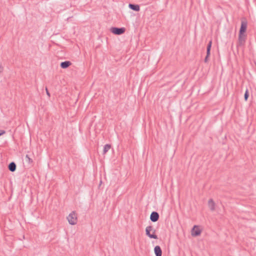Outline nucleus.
Segmentation results:
<instances>
[{
    "label": "nucleus",
    "instance_id": "obj_1",
    "mask_svg": "<svg viewBox=\"0 0 256 256\" xmlns=\"http://www.w3.org/2000/svg\"><path fill=\"white\" fill-rule=\"evenodd\" d=\"M248 22L245 18H242L241 20L240 28L239 30L237 47L244 46L246 40V34H245Z\"/></svg>",
    "mask_w": 256,
    "mask_h": 256
},
{
    "label": "nucleus",
    "instance_id": "obj_2",
    "mask_svg": "<svg viewBox=\"0 0 256 256\" xmlns=\"http://www.w3.org/2000/svg\"><path fill=\"white\" fill-rule=\"evenodd\" d=\"M146 235L148 236L150 238L158 239V236L154 234L155 230H153V228L152 226H148L146 228Z\"/></svg>",
    "mask_w": 256,
    "mask_h": 256
},
{
    "label": "nucleus",
    "instance_id": "obj_3",
    "mask_svg": "<svg viewBox=\"0 0 256 256\" xmlns=\"http://www.w3.org/2000/svg\"><path fill=\"white\" fill-rule=\"evenodd\" d=\"M68 222L70 224L74 225L76 224L77 216L75 212H72L67 217Z\"/></svg>",
    "mask_w": 256,
    "mask_h": 256
},
{
    "label": "nucleus",
    "instance_id": "obj_4",
    "mask_svg": "<svg viewBox=\"0 0 256 256\" xmlns=\"http://www.w3.org/2000/svg\"><path fill=\"white\" fill-rule=\"evenodd\" d=\"M110 32L116 35H120L123 34L125 31L126 28L124 27L122 28H117V27H112L110 30Z\"/></svg>",
    "mask_w": 256,
    "mask_h": 256
},
{
    "label": "nucleus",
    "instance_id": "obj_5",
    "mask_svg": "<svg viewBox=\"0 0 256 256\" xmlns=\"http://www.w3.org/2000/svg\"><path fill=\"white\" fill-rule=\"evenodd\" d=\"M160 218L159 214L156 212H152L150 216V220L152 222H157Z\"/></svg>",
    "mask_w": 256,
    "mask_h": 256
},
{
    "label": "nucleus",
    "instance_id": "obj_6",
    "mask_svg": "<svg viewBox=\"0 0 256 256\" xmlns=\"http://www.w3.org/2000/svg\"><path fill=\"white\" fill-rule=\"evenodd\" d=\"M201 234V230L197 226H194L192 230V235L194 236H198Z\"/></svg>",
    "mask_w": 256,
    "mask_h": 256
},
{
    "label": "nucleus",
    "instance_id": "obj_7",
    "mask_svg": "<svg viewBox=\"0 0 256 256\" xmlns=\"http://www.w3.org/2000/svg\"><path fill=\"white\" fill-rule=\"evenodd\" d=\"M154 254L156 256H162V250L159 246H156L154 248Z\"/></svg>",
    "mask_w": 256,
    "mask_h": 256
},
{
    "label": "nucleus",
    "instance_id": "obj_8",
    "mask_svg": "<svg viewBox=\"0 0 256 256\" xmlns=\"http://www.w3.org/2000/svg\"><path fill=\"white\" fill-rule=\"evenodd\" d=\"M128 7L131 10H134L136 12H138L140 10V6L136 4H130L128 5Z\"/></svg>",
    "mask_w": 256,
    "mask_h": 256
},
{
    "label": "nucleus",
    "instance_id": "obj_9",
    "mask_svg": "<svg viewBox=\"0 0 256 256\" xmlns=\"http://www.w3.org/2000/svg\"><path fill=\"white\" fill-rule=\"evenodd\" d=\"M208 206L211 211L215 210V202L212 199L210 198L208 201Z\"/></svg>",
    "mask_w": 256,
    "mask_h": 256
},
{
    "label": "nucleus",
    "instance_id": "obj_10",
    "mask_svg": "<svg viewBox=\"0 0 256 256\" xmlns=\"http://www.w3.org/2000/svg\"><path fill=\"white\" fill-rule=\"evenodd\" d=\"M72 64V62L70 61H64L60 63V66L62 68H66Z\"/></svg>",
    "mask_w": 256,
    "mask_h": 256
},
{
    "label": "nucleus",
    "instance_id": "obj_11",
    "mask_svg": "<svg viewBox=\"0 0 256 256\" xmlns=\"http://www.w3.org/2000/svg\"><path fill=\"white\" fill-rule=\"evenodd\" d=\"M16 166L14 162H11L8 166V170L12 172H14L16 170Z\"/></svg>",
    "mask_w": 256,
    "mask_h": 256
},
{
    "label": "nucleus",
    "instance_id": "obj_12",
    "mask_svg": "<svg viewBox=\"0 0 256 256\" xmlns=\"http://www.w3.org/2000/svg\"><path fill=\"white\" fill-rule=\"evenodd\" d=\"M111 148V145L110 144H106L104 145L103 150V154H105Z\"/></svg>",
    "mask_w": 256,
    "mask_h": 256
},
{
    "label": "nucleus",
    "instance_id": "obj_13",
    "mask_svg": "<svg viewBox=\"0 0 256 256\" xmlns=\"http://www.w3.org/2000/svg\"><path fill=\"white\" fill-rule=\"evenodd\" d=\"M248 96H249L248 91V90L246 89L245 92L244 94V98L246 101L248 100Z\"/></svg>",
    "mask_w": 256,
    "mask_h": 256
},
{
    "label": "nucleus",
    "instance_id": "obj_14",
    "mask_svg": "<svg viewBox=\"0 0 256 256\" xmlns=\"http://www.w3.org/2000/svg\"><path fill=\"white\" fill-rule=\"evenodd\" d=\"M26 161L29 164H31L32 162V159L30 158L28 154H26Z\"/></svg>",
    "mask_w": 256,
    "mask_h": 256
},
{
    "label": "nucleus",
    "instance_id": "obj_15",
    "mask_svg": "<svg viewBox=\"0 0 256 256\" xmlns=\"http://www.w3.org/2000/svg\"><path fill=\"white\" fill-rule=\"evenodd\" d=\"M210 50H211V48H210V47H208L206 48V54H208V56H210Z\"/></svg>",
    "mask_w": 256,
    "mask_h": 256
},
{
    "label": "nucleus",
    "instance_id": "obj_16",
    "mask_svg": "<svg viewBox=\"0 0 256 256\" xmlns=\"http://www.w3.org/2000/svg\"><path fill=\"white\" fill-rule=\"evenodd\" d=\"M209 56H208V54H206V58H204V62L206 63V62H208V57Z\"/></svg>",
    "mask_w": 256,
    "mask_h": 256
},
{
    "label": "nucleus",
    "instance_id": "obj_17",
    "mask_svg": "<svg viewBox=\"0 0 256 256\" xmlns=\"http://www.w3.org/2000/svg\"><path fill=\"white\" fill-rule=\"evenodd\" d=\"M212 40H210V41L208 42V44L207 46H208V47H210V48H212Z\"/></svg>",
    "mask_w": 256,
    "mask_h": 256
},
{
    "label": "nucleus",
    "instance_id": "obj_18",
    "mask_svg": "<svg viewBox=\"0 0 256 256\" xmlns=\"http://www.w3.org/2000/svg\"><path fill=\"white\" fill-rule=\"evenodd\" d=\"M6 133V132L4 130H0V136Z\"/></svg>",
    "mask_w": 256,
    "mask_h": 256
},
{
    "label": "nucleus",
    "instance_id": "obj_19",
    "mask_svg": "<svg viewBox=\"0 0 256 256\" xmlns=\"http://www.w3.org/2000/svg\"><path fill=\"white\" fill-rule=\"evenodd\" d=\"M46 94L50 97V93L49 92L46 88Z\"/></svg>",
    "mask_w": 256,
    "mask_h": 256
},
{
    "label": "nucleus",
    "instance_id": "obj_20",
    "mask_svg": "<svg viewBox=\"0 0 256 256\" xmlns=\"http://www.w3.org/2000/svg\"><path fill=\"white\" fill-rule=\"evenodd\" d=\"M3 70V68L0 65V72H2Z\"/></svg>",
    "mask_w": 256,
    "mask_h": 256
}]
</instances>
